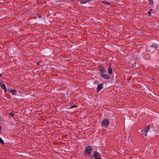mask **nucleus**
<instances>
[{"label": "nucleus", "mask_w": 159, "mask_h": 159, "mask_svg": "<svg viewBox=\"0 0 159 159\" xmlns=\"http://www.w3.org/2000/svg\"><path fill=\"white\" fill-rule=\"evenodd\" d=\"M92 149L93 148L91 146H87L84 152V155L87 156L88 157L90 156L92 152Z\"/></svg>", "instance_id": "nucleus-1"}, {"label": "nucleus", "mask_w": 159, "mask_h": 159, "mask_svg": "<svg viewBox=\"0 0 159 159\" xmlns=\"http://www.w3.org/2000/svg\"><path fill=\"white\" fill-rule=\"evenodd\" d=\"M109 123V121L107 119H103L101 122V125L104 127H107Z\"/></svg>", "instance_id": "nucleus-2"}, {"label": "nucleus", "mask_w": 159, "mask_h": 159, "mask_svg": "<svg viewBox=\"0 0 159 159\" xmlns=\"http://www.w3.org/2000/svg\"><path fill=\"white\" fill-rule=\"evenodd\" d=\"M94 157V159H102L101 157L100 154L97 151H94L93 155H92L90 158H93Z\"/></svg>", "instance_id": "nucleus-3"}, {"label": "nucleus", "mask_w": 159, "mask_h": 159, "mask_svg": "<svg viewBox=\"0 0 159 159\" xmlns=\"http://www.w3.org/2000/svg\"><path fill=\"white\" fill-rule=\"evenodd\" d=\"M150 129L149 125H148L144 129H142L140 132L143 133L145 136L147 135V133L148 132Z\"/></svg>", "instance_id": "nucleus-4"}, {"label": "nucleus", "mask_w": 159, "mask_h": 159, "mask_svg": "<svg viewBox=\"0 0 159 159\" xmlns=\"http://www.w3.org/2000/svg\"><path fill=\"white\" fill-rule=\"evenodd\" d=\"M103 88V84H99L97 88L96 91L97 92H98L100 91Z\"/></svg>", "instance_id": "nucleus-5"}, {"label": "nucleus", "mask_w": 159, "mask_h": 159, "mask_svg": "<svg viewBox=\"0 0 159 159\" xmlns=\"http://www.w3.org/2000/svg\"><path fill=\"white\" fill-rule=\"evenodd\" d=\"M8 91L11 93L12 95H17V91L14 89L8 90Z\"/></svg>", "instance_id": "nucleus-6"}, {"label": "nucleus", "mask_w": 159, "mask_h": 159, "mask_svg": "<svg viewBox=\"0 0 159 159\" xmlns=\"http://www.w3.org/2000/svg\"><path fill=\"white\" fill-rule=\"evenodd\" d=\"M101 77L105 79L108 80L110 79V77L109 75L107 74H103L101 76Z\"/></svg>", "instance_id": "nucleus-7"}, {"label": "nucleus", "mask_w": 159, "mask_h": 159, "mask_svg": "<svg viewBox=\"0 0 159 159\" xmlns=\"http://www.w3.org/2000/svg\"><path fill=\"white\" fill-rule=\"evenodd\" d=\"M0 87L2 88V89L6 88V86L4 83V82L0 80Z\"/></svg>", "instance_id": "nucleus-8"}, {"label": "nucleus", "mask_w": 159, "mask_h": 159, "mask_svg": "<svg viewBox=\"0 0 159 159\" xmlns=\"http://www.w3.org/2000/svg\"><path fill=\"white\" fill-rule=\"evenodd\" d=\"M105 71L106 70L104 68H103L102 70H100L99 74H100L101 76L104 74V73Z\"/></svg>", "instance_id": "nucleus-9"}, {"label": "nucleus", "mask_w": 159, "mask_h": 159, "mask_svg": "<svg viewBox=\"0 0 159 159\" xmlns=\"http://www.w3.org/2000/svg\"><path fill=\"white\" fill-rule=\"evenodd\" d=\"M151 48H152L155 49H156L158 47V45L155 43H153L150 46Z\"/></svg>", "instance_id": "nucleus-10"}, {"label": "nucleus", "mask_w": 159, "mask_h": 159, "mask_svg": "<svg viewBox=\"0 0 159 159\" xmlns=\"http://www.w3.org/2000/svg\"><path fill=\"white\" fill-rule=\"evenodd\" d=\"M108 73L109 74L111 75L112 74V70L111 68L109 67L108 68Z\"/></svg>", "instance_id": "nucleus-11"}, {"label": "nucleus", "mask_w": 159, "mask_h": 159, "mask_svg": "<svg viewBox=\"0 0 159 159\" xmlns=\"http://www.w3.org/2000/svg\"><path fill=\"white\" fill-rule=\"evenodd\" d=\"M0 143L2 144H4V141L1 138H0Z\"/></svg>", "instance_id": "nucleus-12"}, {"label": "nucleus", "mask_w": 159, "mask_h": 159, "mask_svg": "<svg viewBox=\"0 0 159 159\" xmlns=\"http://www.w3.org/2000/svg\"><path fill=\"white\" fill-rule=\"evenodd\" d=\"M99 83V81L98 80H95L94 82V84H98Z\"/></svg>", "instance_id": "nucleus-13"}, {"label": "nucleus", "mask_w": 159, "mask_h": 159, "mask_svg": "<svg viewBox=\"0 0 159 159\" xmlns=\"http://www.w3.org/2000/svg\"><path fill=\"white\" fill-rule=\"evenodd\" d=\"M77 107V106L75 105H72V106H71L70 107V108L72 109L74 108Z\"/></svg>", "instance_id": "nucleus-14"}, {"label": "nucleus", "mask_w": 159, "mask_h": 159, "mask_svg": "<svg viewBox=\"0 0 159 159\" xmlns=\"http://www.w3.org/2000/svg\"><path fill=\"white\" fill-rule=\"evenodd\" d=\"M86 3V2H85V1H81L80 2V4H85Z\"/></svg>", "instance_id": "nucleus-15"}, {"label": "nucleus", "mask_w": 159, "mask_h": 159, "mask_svg": "<svg viewBox=\"0 0 159 159\" xmlns=\"http://www.w3.org/2000/svg\"><path fill=\"white\" fill-rule=\"evenodd\" d=\"M9 115L11 116H14V114L12 112H10L9 113Z\"/></svg>", "instance_id": "nucleus-16"}, {"label": "nucleus", "mask_w": 159, "mask_h": 159, "mask_svg": "<svg viewBox=\"0 0 159 159\" xmlns=\"http://www.w3.org/2000/svg\"><path fill=\"white\" fill-rule=\"evenodd\" d=\"M148 1L151 3H153V0H148Z\"/></svg>", "instance_id": "nucleus-17"}, {"label": "nucleus", "mask_w": 159, "mask_h": 159, "mask_svg": "<svg viewBox=\"0 0 159 159\" xmlns=\"http://www.w3.org/2000/svg\"><path fill=\"white\" fill-rule=\"evenodd\" d=\"M101 2L106 4H107V3H109V2H106L105 1H102Z\"/></svg>", "instance_id": "nucleus-18"}, {"label": "nucleus", "mask_w": 159, "mask_h": 159, "mask_svg": "<svg viewBox=\"0 0 159 159\" xmlns=\"http://www.w3.org/2000/svg\"><path fill=\"white\" fill-rule=\"evenodd\" d=\"M3 89L4 90V92L5 93H6L7 92V89L6 87L5 88H4Z\"/></svg>", "instance_id": "nucleus-19"}, {"label": "nucleus", "mask_w": 159, "mask_h": 159, "mask_svg": "<svg viewBox=\"0 0 159 159\" xmlns=\"http://www.w3.org/2000/svg\"><path fill=\"white\" fill-rule=\"evenodd\" d=\"M148 13L149 15H151V12L150 11H148Z\"/></svg>", "instance_id": "nucleus-20"}, {"label": "nucleus", "mask_w": 159, "mask_h": 159, "mask_svg": "<svg viewBox=\"0 0 159 159\" xmlns=\"http://www.w3.org/2000/svg\"><path fill=\"white\" fill-rule=\"evenodd\" d=\"M85 1V2H86V3H89L90 2L89 1V0H87L86 1Z\"/></svg>", "instance_id": "nucleus-21"}, {"label": "nucleus", "mask_w": 159, "mask_h": 159, "mask_svg": "<svg viewBox=\"0 0 159 159\" xmlns=\"http://www.w3.org/2000/svg\"><path fill=\"white\" fill-rule=\"evenodd\" d=\"M1 130H2V127H1V125H0V132L1 131Z\"/></svg>", "instance_id": "nucleus-22"}, {"label": "nucleus", "mask_w": 159, "mask_h": 159, "mask_svg": "<svg viewBox=\"0 0 159 159\" xmlns=\"http://www.w3.org/2000/svg\"><path fill=\"white\" fill-rule=\"evenodd\" d=\"M94 0H89V1L90 2H92Z\"/></svg>", "instance_id": "nucleus-23"}, {"label": "nucleus", "mask_w": 159, "mask_h": 159, "mask_svg": "<svg viewBox=\"0 0 159 159\" xmlns=\"http://www.w3.org/2000/svg\"><path fill=\"white\" fill-rule=\"evenodd\" d=\"M2 75V74H0V78L1 77Z\"/></svg>", "instance_id": "nucleus-24"}, {"label": "nucleus", "mask_w": 159, "mask_h": 159, "mask_svg": "<svg viewBox=\"0 0 159 159\" xmlns=\"http://www.w3.org/2000/svg\"><path fill=\"white\" fill-rule=\"evenodd\" d=\"M107 3V4H106L107 5H109L110 2H109V3Z\"/></svg>", "instance_id": "nucleus-25"}, {"label": "nucleus", "mask_w": 159, "mask_h": 159, "mask_svg": "<svg viewBox=\"0 0 159 159\" xmlns=\"http://www.w3.org/2000/svg\"><path fill=\"white\" fill-rule=\"evenodd\" d=\"M152 10V9H151L150 10V11H151V10Z\"/></svg>", "instance_id": "nucleus-26"}]
</instances>
